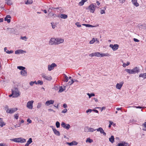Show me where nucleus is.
Instances as JSON below:
<instances>
[{"instance_id":"6e6d98bb","label":"nucleus","mask_w":146,"mask_h":146,"mask_svg":"<svg viewBox=\"0 0 146 146\" xmlns=\"http://www.w3.org/2000/svg\"><path fill=\"white\" fill-rule=\"evenodd\" d=\"M52 27L53 29H54L56 27V25L54 23H51Z\"/></svg>"},{"instance_id":"e2e57ef3","label":"nucleus","mask_w":146,"mask_h":146,"mask_svg":"<svg viewBox=\"0 0 146 146\" xmlns=\"http://www.w3.org/2000/svg\"><path fill=\"white\" fill-rule=\"evenodd\" d=\"M24 122V120L23 119H22L20 121V124H21L22 123H23Z\"/></svg>"},{"instance_id":"20e7f679","label":"nucleus","mask_w":146,"mask_h":146,"mask_svg":"<svg viewBox=\"0 0 146 146\" xmlns=\"http://www.w3.org/2000/svg\"><path fill=\"white\" fill-rule=\"evenodd\" d=\"M11 141L16 142L24 143L26 141L25 139L21 137L13 139L11 140Z\"/></svg>"},{"instance_id":"c9c22d12","label":"nucleus","mask_w":146,"mask_h":146,"mask_svg":"<svg viewBox=\"0 0 146 146\" xmlns=\"http://www.w3.org/2000/svg\"><path fill=\"white\" fill-rule=\"evenodd\" d=\"M106 10L105 7H103L101 9L100 13L101 14L105 13V11Z\"/></svg>"},{"instance_id":"37998d69","label":"nucleus","mask_w":146,"mask_h":146,"mask_svg":"<svg viewBox=\"0 0 146 146\" xmlns=\"http://www.w3.org/2000/svg\"><path fill=\"white\" fill-rule=\"evenodd\" d=\"M84 2L82 0L81 1H80L78 3V5L80 6H81L83 5L84 3Z\"/></svg>"},{"instance_id":"412c9836","label":"nucleus","mask_w":146,"mask_h":146,"mask_svg":"<svg viewBox=\"0 0 146 146\" xmlns=\"http://www.w3.org/2000/svg\"><path fill=\"white\" fill-rule=\"evenodd\" d=\"M56 65L54 63H52V64L49 65L48 66V69L49 71H51L56 66Z\"/></svg>"},{"instance_id":"58836bf2","label":"nucleus","mask_w":146,"mask_h":146,"mask_svg":"<svg viewBox=\"0 0 146 146\" xmlns=\"http://www.w3.org/2000/svg\"><path fill=\"white\" fill-rule=\"evenodd\" d=\"M142 126L143 129L144 131H146V122L143 124Z\"/></svg>"},{"instance_id":"774afa93","label":"nucleus","mask_w":146,"mask_h":146,"mask_svg":"<svg viewBox=\"0 0 146 146\" xmlns=\"http://www.w3.org/2000/svg\"><path fill=\"white\" fill-rule=\"evenodd\" d=\"M0 146H7L5 144L1 143H0Z\"/></svg>"},{"instance_id":"c03bdc74","label":"nucleus","mask_w":146,"mask_h":146,"mask_svg":"<svg viewBox=\"0 0 146 146\" xmlns=\"http://www.w3.org/2000/svg\"><path fill=\"white\" fill-rule=\"evenodd\" d=\"M82 25L83 26H85L86 27H93V26H92V25H91L90 24H82Z\"/></svg>"},{"instance_id":"393cba45","label":"nucleus","mask_w":146,"mask_h":146,"mask_svg":"<svg viewBox=\"0 0 146 146\" xmlns=\"http://www.w3.org/2000/svg\"><path fill=\"white\" fill-rule=\"evenodd\" d=\"M32 142V139L31 138H29L26 143L25 144V146H29V145Z\"/></svg>"},{"instance_id":"4be33fe9","label":"nucleus","mask_w":146,"mask_h":146,"mask_svg":"<svg viewBox=\"0 0 146 146\" xmlns=\"http://www.w3.org/2000/svg\"><path fill=\"white\" fill-rule=\"evenodd\" d=\"M97 131L100 132L101 134H102L104 136H106V133L104 131L103 128L101 127H100L96 129Z\"/></svg>"},{"instance_id":"1a4fd4ad","label":"nucleus","mask_w":146,"mask_h":146,"mask_svg":"<svg viewBox=\"0 0 146 146\" xmlns=\"http://www.w3.org/2000/svg\"><path fill=\"white\" fill-rule=\"evenodd\" d=\"M58 88H59V90L58 92L59 93H61L63 92L66 89V87L65 86L59 87L58 86H55L54 88L56 90H57Z\"/></svg>"},{"instance_id":"7c9ffc66","label":"nucleus","mask_w":146,"mask_h":146,"mask_svg":"<svg viewBox=\"0 0 146 146\" xmlns=\"http://www.w3.org/2000/svg\"><path fill=\"white\" fill-rule=\"evenodd\" d=\"M93 140L92 139H91L89 137L87 138L86 142V143H91L93 142Z\"/></svg>"},{"instance_id":"0e129e2a","label":"nucleus","mask_w":146,"mask_h":146,"mask_svg":"<svg viewBox=\"0 0 146 146\" xmlns=\"http://www.w3.org/2000/svg\"><path fill=\"white\" fill-rule=\"evenodd\" d=\"M29 84L31 86H33L34 84V82L31 81L30 82Z\"/></svg>"},{"instance_id":"79ce46f5","label":"nucleus","mask_w":146,"mask_h":146,"mask_svg":"<svg viewBox=\"0 0 146 146\" xmlns=\"http://www.w3.org/2000/svg\"><path fill=\"white\" fill-rule=\"evenodd\" d=\"M15 119H17L19 117V114L18 113L15 114L14 115Z\"/></svg>"},{"instance_id":"f03ea898","label":"nucleus","mask_w":146,"mask_h":146,"mask_svg":"<svg viewBox=\"0 0 146 146\" xmlns=\"http://www.w3.org/2000/svg\"><path fill=\"white\" fill-rule=\"evenodd\" d=\"M12 94L9 95L10 97L12 96L13 98H17L20 96V93L18 88H14L12 90Z\"/></svg>"},{"instance_id":"9b49d317","label":"nucleus","mask_w":146,"mask_h":146,"mask_svg":"<svg viewBox=\"0 0 146 146\" xmlns=\"http://www.w3.org/2000/svg\"><path fill=\"white\" fill-rule=\"evenodd\" d=\"M49 44L50 45H57L56 38H52L50 40Z\"/></svg>"},{"instance_id":"a19ab883","label":"nucleus","mask_w":146,"mask_h":146,"mask_svg":"<svg viewBox=\"0 0 146 146\" xmlns=\"http://www.w3.org/2000/svg\"><path fill=\"white\" fill-rule=\"evenodd\" d=\"M17 68L21 70H24L25 69V67L22 66H19L17 67Z\"/></svg>"},{"instance_id":"a211bd4d","label":"nucleus","mask_w":146,"mask_h":146,"mask_svg":"<svg viewBox=\"0 0 146 146\" xmlns=\"http://www.w3.org/2000/svg\"><path fill=\"white\" fill-rule=\"evenodd\" d=\"M96 129L91 127H85L84 131L86 132H93L96 131Z\"/></svg>"},{"instance_id":"2eb2a0df","label":"nucleus","mask_w":146,"mask_h":146,"mask_svg":"<svg viewBox=\"0 0 146 146\" xmlns=\"http://www.w3.org/2000/svg\"><path fill=\"white\" fill-rule=\"evenodd\" d=\"M66 144L69 146H73L77 145H78V143L76 141H73L70 142H66Z\"/></svg>"},{"instance_id":"423d86ee","label":"nucleus","mask_w":146,"mask_h":146,"mask_svg":"<svg viewBox=\"0 0 146 146\" xmlns=\"http://www.w3.org/2000/svg\"><path fill=\"white\" fill-rule=\"evenodd\" d=\"M6 112L8 113H12L18 110L17 108H13L9 109L6 107L5 109Z\"/></svg>"},{"instance_id":"0eeeda50","label":"nucleus","mask_w":146,"mask_h":146,"mask_svg":"<svg viewBox=\"0 0 146 146\" xmlns=\"http://www.w3.org/2000/svg\"><path fill=\"white\" fill-rule=\"evenodd\" d=\"M119 47V45L117 44H111L109 45V47L113 51L117 50L118 49Z\"/></svg>"},{"instance_id":"dca6fc26","label":"nucleus","mask_w":146,"mask_h":146,"mask_svg":"<svg viewBox=\"0 0 146 146\" xmlns=\"http://www.w3.org/2000/svg\"><path fill=\"white\" fill-rule=\"evenodd\" d=\"M96 42L97 43H99L100 42L98 39L96 38H93L89 42V43L90 44H93Z\"/></svg>"},{"instance_id":"4c0bfd02","label":"nucleus","mask_w":146,"mask_h":146,"mask_svg":"<svg viewBox=\"0 0 146 146\" xmlns=\"http://www.w3.org/2000/svg\"><path fill=\"white\" fill-rule=\"evenodd\" d=\"M87 94L89 96V98H90L94 96L95 94L94 93H87Z\"/></svg>"},{"instance_id":"f8f14e48","label":"nucleus","mask_w":146,"mask_h":146,"mask_svg":"<svg viewBox=\"0 0 146 146\" xmlns=\"http://www.w3.org/2000/svg\"><path fill=\"white\" fill-rule=\"evenodd\" d=\"M96 7V4L95 5L94 4H91L88 7V9L91 13H93Z\"/></svg>"},{"instance_id":"b1692460","label":"nucleus","mask_w":146,"mask_h":146,"mask_svg":"<svg viewBox=\"0 0 146 146\" xmlns=\"http://www.w3.org/2000/svg\"><path fill=\"white\" fill-rule=\"evenodd\" d=\"M21 74L23 76H27V70L25 69L23 70H21Z\"/></svg>"},{"instance_id":"f3484780","label":"nucleus","mask_w":146,"mask_h":146,"mask_svg":"<svg viewBox=\"0 0 146 146\" xmlns=\"http://www.w3.org/2000/svg\"><path fill=\"white\" fill-rule=\"evenodd\" d=\"M54 103V101L53 100H49L46 101L45 103V106H49L53 104Z\"/></svg>"},{"instance_id":"5fc2aeb1","label":"nucleus","mask_w":146,"mask_h":146,"mask_svg":"<svg viewBox=\"0 0 146 146\" xmlns=\"http://www.w3.org/2000/svg\"><path fill=\"white\" fill-rule=\"evenodd\" d=\"M27 121L28 123H31L32 122V121L29 118H28L27 120Z\"/></svg>"},{"instance_id":"ddd939ff","label":"nucleus","mask_w":146,"mask_h":146,"mask_svg":"<svg viewBox=\"0 0 146 146\" xmlns=\"http://www.w3.org/2000/svg\"><path fill=\"white\" fill-rule=\"evenodd\" d=\"M61 126L63 128L67 130L69 129L71 127L70 124L66 123H65L63 122L61 123Z\"/></svg>"},{"instance_id":"09e8293b","label":"nucleus","mask_w":146,"mask_h":146,"mask_svg":"<svg viewBox=\"0 0 146 146\" xmlns=\"http://www.w3.org/2000/svg\"><path fill=\"white\" fill-rule=\"evenodd\" d=\"M109 125L108 127H109L110 128L111 127V126L113 125H114L115 124L113 123V122H112L111 121H109Z\"/></svg>"},{"instance_id":"49530a36","label":"nucleus","mask_w":146,"mask_h":146,"mask_svg":"<svg viewBox=\"0 0 146 146\" xmlns=\"http://www.w3.org/2000/svg\"><path fill=\"white\" fill-rule=\"evenodd\" d=\"M37 84H38L42 85L43 84V82L42 80H38L37 81Z\"/></svg>"},{"instance_id":"864d4df0","label":"nucleus","mask_w":146,"mask_h":146,"mask_svg":"<svg viewBox=\"0 0 146 146\" xmlns=\"http://www.w3.org/2000/svg\"><path fill=\"white\" fill-rule=\"evenodd\" d=\"M49 8H51V10H52L54 9L60 10V9H61V7L54 8L53 7H50Z\"/></svg>"},{"instance_id":"338daca9","label":"nucleus","mask_w":146,"mask_h":146,"mask_svg":"<svg viewBox=\"0 0 146 146\" xmlns=\"http://www.w3.org/2000/svg\"><path fill=\"white\" fill-rule=\"evenodd\" d=\"M133 40L135 42H139V40H138V39H137L136 38H134L133 39Z\"/></svg>"},{"instance_id":"cd10ccee","label":"nucleus","mask_w":146,"mask_h":146,"mask_svg":"<svg viewBox=\"0 0 146 146\" xmlns=\"http://www.w3.org/2000/svg\"><path fill=\"white\" fill-rule=\"evenodd\" d=\"M130 62L129 61H127L126 62H123L122 64V66L124 68H125L127 66H129L130 64Z\"/></svg>"},{"instance_id":"a878e982","label":"nucleus","mask_w":146,"mask_h":146,"mask_svg":"<svg viewBox=\"0 0 146 146\" xmlns=\"http://www.w3.org/2000/svg\"><path fill=\"white\" fill-rule=\"evenodd\" d=\"M132 2L135 6L137 7L139 6V4L137 2V0H132Z\"/></svg>"},{"instance_id":"13d9d810","label":"nucleus","mask_w":146,"mask_h":146,"mask_svg":"<svg viewBox=\"0 0 146 146\" xmlns=\"http://www.w3.org/2000/svg\"><path fill=\"white\" fill-rule=\"evenodd\" d=\"M41 106V104L40 103H38L37 106V108H40Z\"/></svg>"},{"instance_id":"ea45409f","label":"nucleus","mask_w":146,"mask_h":146,"mask_svg":"<svg viewBox=\"0 0 146 146\" xmlns=\"http://www.w3.org/2000/svg\"><path fill=\"white\" fill-rule=\"evenodd\" d=\"M55 125L56 126L57 128H59L60 127V124L58 121H57L56 122Z\"/></svg>"},{"instance_id":"9d476101","label":"nucleus","mask_w":146,"mask_h":146,"mask_svg":"<svg viewBox=\"0 0 146 146\" xmlns=\"http://www.w3.org/2000/svg\"><path fill=\"white\" fill-rule=\"evenodd\" d=\"M50 127L52 128L53 133L55 135L58 136L60 135V132L55 127L53 126H51Z\"/></svg>"},{"instance_id":"680f3d73","label":"nucleus","mask_w":146,"mask_h":146,"mask_svg":"<svg viewBox=\"0 0 146 146\" xmlns=\"http://www.w3.org/2000/svg\"><path fill=\"white\" fill-rule=\"evenodd\" d=\"M48 111L49 112H52L53 111L54 112H55V111L53 110V109L51 108H49L48 109Z\"/></svg>"},{"instance_id":"6ab92c4d","label":"nucleus","mask_w":146,"mask_h":146,"mask_svg":"<svg viewBox=\"0 0 146 146\" xmlns=\"http://www.w3.org/2000/svg\"><path fill=\"white\" fill-rule=\"evenodd\" d=\"M116 146H129L128 143L122 141L117 143Z\"/></svg>"},{"instance_id":"4468645a","label":"nucleus","mask_w":146,"mask_h":146,"mask_svg":"<svg viewBox=\"0 0 146 146\" xmlns=\"http://www.w3.org/2000/svg\"><path fill=\"white\" fill-rule=\"evenodd\" d=\"M57 45L63 44L64 42V39L61 37L56 38Z\"/></svg>"},{"instance_id":"39448f33","label":"nucleus","mask_w":146,"mask_h":146,"mask_svg":"<svg viewBox=\"0 0 146 146\" xmlns=\"http://www.w3.org/2000/svg\"><path fill=\"white\" fill-rule=\"evenodd\" d=\"M34 101L33 100L29 101L27 103L26 107L28 109L32 110L33 108V104Z\"/></svg>"},{"instance_id":"f257e3e1","label":"nucleus","mask_w":146,"mask_h":146,"mask_svg":"<svg viewBox=\"0 0 146 146\" xmlns=\"http://www.w3.org/2000/svg\"><path fill=\"white\" fill-rule=\"evenodd\" d=\"M125 71L129 74H135L139 72L140 70L139 67H135L132 69H125Z\"/></svg>"},{"instance_id":"7ed1b4c3","label":"nucleus","mask_w":146,"mask_h":146,"mask_svg":"<svg viewBox=\"0 0 146 146\" xmlns=\"http://www.w3.org/2000/svg\"><path fill=\"white\" fill-rule=\"evenodd\" d=\"M110 56V54L108 53H104L99 52H96V56L99 57H108Z\"/></svg>"},{"instance_id":"aec40b11","label":"nucleus","mask_w":146,"mask_h":146,"mask_svg":"<svg viewBox=\"0 0 146 146\" xmlns=\"http://www.w3.org/2000/svg\"><path fill=\"white\" fill-rule=\"evenodd\" d=\"M123 84V82H122L119 83H117L115 86L117 90H121Z\"/></svg>"},{"instance_id":"72a5a7b5","label":"nucleus","mask_w":146,"mask_h":146,"mask_svg":"<svg viewBox=\"0 0 146 146\" xmlns=\"http://www.w3.org/2000/svg\"><path fill=\"white\" fill-rule=\"evenodd\" d=\"M5 3L9 5L12 4V3L11 0H5Z\"/></svg>"},{"instance_id":"3c124183","label":"nucleus","mask_w":146,"mask_h":146,"mask_svg":"<svg viewBox=\"0 0 146 146\" xmlns=\"http://www.w3.org/2000/svg\"><path fill=\"white\" fill-rule=\"evenodd\" d=\"M69 79V78H68L67 76L66 75H64V81L67 82L68 80Z\"/></svg>"},{"instance_id":"5701e85b","label":"nucleus","mask_w":146,"mask_h":146,"mask_svg":"<svg viewBox=\"0 0 146 146\" xmlns=\"http://www.w3.org/2000/svg\"><path fill=\"white\" fill-rule=\"evenodd\" d=\"M26 53L25 51L21 49L17 50L15 51V53L16 54H22Z\"/></svg>"},{"instance_id":"052dcab7","label":"nucleus","mask_w":146,"mask_h":146,"mask_svg":"<svg viewBox=\"0 0 146 146\" xmlns=\"http://www.w3.org/2000/svg\"><path fill=\"white\" fill-rule=\"evenodd\" d=\"M5 21H7L8 23H9L10 22L11 20L10 19H4Z\"/></svg>"},{"instance_id":"c756f323","label":"nucleus","mask_w":146,"mask_h":146,"mask_svg":"<svg viewBox=\"0 0 146 146\" xmlns=\"http://www.w3.org/2000/svg\"><path fill=\"white\" fill-rule=\"evenodd\" d=\"M139 77H142L144 79L146 78V73L140 74Z\"/></svg>"},{"instance_id":"c85d7f7f","label":"nucleus","mask_w":146,"mask_h":146,"mask_svg":"<svg viewBox=\"0 0 146 146\" xmlns=\"http://www.w3.org/2000/svg\"><path fill=\"white\" fill-rule=\"evenodd\" d=\"M109 141L112 143L114 142V137L113 136L111 135L110 137L109 138Z\"/></svg>"},{"instance_id":"e433bc0d","label":"nucleus","mask_w":146,"mask_h":146,"mask_svg":"<svg viewBox=\"0 0 146 146\" xmlns=\"http://www.w3.org/2000/svg\"><path fill=\"white\" fill-rule=\"evenodd\" d=\"M67 15L64 14H61L60 16L61 18H67Z\"/></svg>"},{"instance_id":"de8ad7c7","label":"nucleus","mask_w":146,"mask_h":146,"mask_svg":"<svg viewBox=\"0 0 146 146\" xmlns=\"http://www.w3.org/2000/svg\"><path fill=\"white\" fill-rule=\"evenodd\" d=\"M89 56L91 57L96 56V52L92 53L89 54Z\"/></svg>"},{"instance_id":"8fccbe9b","label":"nucleus","mask_w":146,"mask_h":146,"mask_svg":"<svg viewBox=\"0 0 146 146\" xmlns=\"http://www.w3.org/2000/svg\"><path fill=\"white\" fill-rule=\"evenodd\" d=\"M96 108L100 109L101 111H102L103 110H104L106 109V108L105 107H103L102 108L100 107H98Z\"/></svg>"},{"instance_id":"bb28decb","label":"nucleus","mask_w":146,"mask_h":146,"mask_svg":"<svg viewBox=\"0 0 146 146\" xmlns=\"http://www.w3.org/2000/svg\"><path fill=\"white\" fill-rule=\"evenodd\" d=\"M5 125L6 123L3 121L2 119L0 118V126L2 127Z\"/></svg>"},{"instance_id":"603ef678","label":"nucleus","mask_w":146,"mask_h":146,"mask_svg":"<svg viewBox=\"0 0 146 146\" xmlns=\"http://www.w3.org/2000/svg\"><path fill=\"white\" fill-rule=\"evenodd\" d=\"M92 111V110L91 109H88L86 111V112L87 113H91Z\"/></svg>"},{"instance_id":"a18cd8bd","label":"nucleus","mask_w":146,"mask_h":146,"mask_svg":"<svg viewBox=\"0 0 146 146\" xmlns=\"http://www.w3.org/2000/svg\"><path fill=\"white\" fill-rule=\"evenodd\" d=\"M75 24L78 27H80L81 26L79 22H77L75 23Z\"/></svg>"},{"instance_id":"f704fd0d","label":"nucleus","mask_w":146,"mask_h":146,"mask_svg":"<svg viewBox=\"0 0 146 146\" xmlns=\"http://www.w3.org/2000/svg\"><path fill=\"white\" fill-rule=\"evenodd\" d=\"M69 79L70 80L69 81L68 84L69 85H70L74 83V81L72 79H71V77L70 76L69 77Z\"/></svg>"},{"instance_id":"2f4dec72","label":"nucleus","mask_w":146,"mask_h":146,"mask_svg":"<svg viewBox=\"0 0 146 146\" xmlns=\"http://www.w3.org/2000/svg\"><path fill=\"white\" fill-rule=\"evenodd\" d=\"M4 51L8 54H11L13 52V51L12 50L9 51L7 49V48L6 47H5L4 48Z\"/></svg>"},{"instance_id":"6e6552de","label":"nucleus","mask_w":146,"mask_h":146,"mask_svg":"<svg viewBox=\"0 0 146 146\" xmlns=\"http://www.w3.org/2000/svg\"><path fill=\"white\" fill-rule=\"evenodd\" d=\"M41 76L42 78L47 80L50 81L52 79L51 76L49 75H46L44 73H43Z\"/></svg>"},{"instance_id":"bf43d9fd","label":"nucleus","mask_w":146,"mask_h":146,"mask_svg":"<svg viewBox=\"0 0 146 146\" xmlns=\"http://www.w3.org/2000/svg\"><path fill=\"white\" fill-rule=\"evenodd\" d=\"M21 39H22V40H26L27 39V38L26 36H25L23 37H21Z\"/></svg>"},{"instance_id":"69168bd1","label":"nucleus","mask_w":146,"mask_h":146,"mask_svg":"<svg viewBox=\"0 0 146 146\" xmlns=\"http://www.w3.org/2000/svg\"><path fill=\"white\" fill-rule=\"evenodd\" d=\"M5 18H11V17L9 15H7Z\"/></svg>"},{"instance_id":"473e14b6","label":"nucleus","mask_w":146,"mask_h":146,"mask_svg":"<svg viewBox=\"0 0 146 146\" xmlns=\"http://www.w3.org/2000/svg\"><path fill=\"white\" fill-rule=\"evenodd\" d=\"M33 2V1L32 0H28L25 1V3L27 5L31 4Z\"/></svg>"},{"instance_id":"4d7b16f0","label":"nucleus","mask_w":146,"mask_h":146,"mask_svg":"<svg viewBox=\"0 0 146 146\" xmlns=\"http://www.w3.org/2000/svg\"><path fill=\"white\" fill-rule=\"evenodd\" d=\"M67 110L66 109H64L62 111V112L63 113H65L67 112Z\"/></svg>"}]
</instances>
